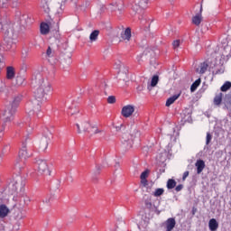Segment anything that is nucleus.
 <instances>
[{
  "label": "nucleus",
  "mask_w": 231,
  "mask_h": 231,
  "mask_svg": "<svg viewBox=\"0 0 231 231\" xmlns=\"http://www.w3.org/2000/svg\"><path fill=\"white\" fill-rule=\"evenodd\" d=\"M32 86L35 88L34 99L26 105V115L28 118L32 116L41 117V105L48 100V93L51 91V85L44 79L42 72L36 70L32 79Z\"/></svg>",
  "instance_id": "1"
},
{
  "label": "nucleus",
  "mask_w": 231,
  "mask_h": 231,
  "mask_svg": "<svg viewBox=\"0 0 231 231\" xmlns=\"http://www.w3.org/2000/svg\"><path fill=\"white\" fill-rule=\"evenodd\" d=\"M26 185V179L21 175H17L7 186L5 191L0 190V203L6 199V192L11 196H23L24 192V186Z\"/></svg>",
  "instance_id": "2"
},
{
  "label": "nucleus",
  "mask_w": 231,
  "mask_h": 231,
  "mask_svg": "<svg viewBox=\"0 0 231 231\" xmlns=\"http://www.w3.org/2000/svg\"><path fill=\"white\" fill-rule=\"evenodd\" d=\"M21 102V96H17L14 98L12 103L7 105L2 113V120L5 124L12 122L17 113V107Z\"/></svg>",
  "instance_id": "3"
},
{
  "label": "nucleus",
  "mask_w": 231,
  "mask_h": 231,
  "mask_svg": "<svg viewBox=\"0 0 231 231\" xmlns=\"http://www.w3.org/2000/svg\"><path fill=\"white\" fill-rule=\"evenodd\" d=\"M0 28L5 33V41L9 44H15V39H17V33L14 32V25L8 23L0 22Z\"/></svg>",
  "instance_id": "4"
},
{
  "label": "nucleus",
  "mask_w": 231,
  "mask_h": 231,
  "mask_svg": "<svg viewBox=\"0 0 231 231\" xmlns=\"http://www.w3.org/2000/svg\"><path fill=\"white\" fill-rule=\"evenodd\" d=\"M76 127L79 134L80 133H88L90 136H93V134H98V133H101L97 126H91V124L88 121H83L80 125L76 124Z\"/></svg>",
  "instance_id": "5"
},
{
  "label": "nucleus",
  "mask_w": 231,
  "mask_h": 231,
  "mask_svg": "<svg viewBox=\"0 0 231 231\" xmlns=\"http://www.w3.org/2000/svg\"><path fill=\"white\" fill-rule=\"evenodd\" d=\"M131 138L124 136L121 140V147L123 151H129L133 147V138H140V132L134 126V130L130 134Z\"/></svg>",
  "instance_id": "6"
},
{
  "label": "nucleus",
  "mask_w": 231,
  "mask_h": 231,
  "mask_svg": "<svg viewBox=\"0 0 231 231\" xmlns=\"http://www.w3.org/2000/svg\"><path fill=\"white\" fill-rule=\"evenodd\" d=\"M214 60H211L209 65L210 69H214V68H219L216 70H212L214 75H221L225 73V69L223 68V62H221V56H216V52L212 55Z\"/></svg>",
  "instance_id": "7"
},
{
  "label": "nucleus",
  "mask_w": 231,
  "mask_h": 231,
  "mask_svg": "<svg viewBox=\"0 0 231 231\" xmlns=\"http://www.w3.org/2000/svg\"><path fill=\"white\" fill-rule=\"evenodd\" d=\"M116 69H119L117 72V79L123 80V82H127L129 80V78L127 77V69H124V65H122V62L118 61L116 63Z\"/></svg>",
  "instance_id": "8"
},
{
  "label": "nucleus",
  "mask_w": 231,
  "mask_h": 231,
  "mask_svg": "<svg viewBox=\"0 0 231 231\" xmlns=\"http://www.w3.org/2000/svg\"><path fill=\"white\" fill-rule=\"evenodd\" d=\"M36 165L38 167V172L40 174H47L48 176H50V170L48 169V162H46V160L38 158L36 160Z\"/></svg>",
  "instance_id": "9"
},
{
  "label": "nucleus",
  "mask_w": 231,
  "mask_h": 231,
  "mask_svg": "<svg viewBox=\"0 0 231 231\" xmlns=\"http://www.w3.org/2000/svg\"><path fill=\"white\" fill-rule=\"evenodd\" d=\"M51 140V134H44L39 141V149L40 151H45L48 149V144Z\"/></svg>",
  "instance_id": "10"
},
{
  "label": "nucleus",
  "mask_w": 231,
  "mask_h": 231,
  "mask_svg": "<svg viewBox=\"0 0 231 231\" xmlns=\"http://www.w3.org/2000/svg\"><path fill=\"white\" fill-rule=\"evenodd\" d=\"M149 3V0H137L135 3L133 5V10L135 13H139L140 10H145L147 8V5Z\"/></svg>",
  "instance_id": "11"
},
{
  "label": "nucleus",
  "mask_w": 231,
  "mask_h": 231,
  "mask_svg": "<svg viewBox=\"0 0 231 231\" xmlns=\"http://www.w3.org/2000/svg\"><path fill=\"white\" fill-rule=\"evenodd\" d=\"M133 113H134V106L133 105H126L123 106L121 110V115L125 118H129V116H131Z\"/></svg>",
  "instance_id": "12"
},
{
  "label": "nucleus",
  "mask_w": 231,
  "mask_h": 231,
  "mask_svg": "<svg viewBox=\"0 0 231 231\" xmlns=\"http://www.w3.org/2000/svg\"><path fill=\"white\" fill-rule=\"evenodd\" d=\"M26 142H28V137L25 139V142H23L22 148L19 152V158H21V160H26V158H30L32 156V153H29L26 150Z\"/></svg>",
  "instance_id": "13"
},
{
  "label": "nucleus",
  "mask_w": 231,
  "mask_h": 231,
  "mask_svg": "<svg viewBox=\"0 0 231 231\" xmlns=\"http://www.w3.org/2000/svg\"><path fill=\"white\" fill-rule=\"evenodd\" d=\"M124 8V3L122 1H119L118 3H112L107 5L106 10L108 12H116V10H118V12H122Z\"/></svg>",
  "instance_id": "14"
},
{
  "label": "nucleus",
  "mask_w": 231,
  "mask_h": 231,
  "mask_svg": "<svg viewBox=\"0 0 231 231\" xmlns=\"http://www.w3.org/2000/svg\"><path fill=\"white\" fill-rule=\"evenodd\" d=\"M151 50L146 49L143 53L137 55L136 60L138 64H142V62H145V60H148V59H151Z\"/></svg>",
  "instance_id": "15"
},
{
  "label": "nucleus",
  "mask_w": 231,
  "mask_h": 231,
  "mask_svg": "<svg viewBox=\"0 0 231 231\" xmlns=\"http://www.w3.org/2000/svg\"><path fill=\"white\" fill-rule=\"evenodd\" d=\"M166 231L174 230V226H176V219L174 217H170L165 221Z\"/></svg>",
  "instance_id": "16"
},
{
  "label": "nucleus",
  "mask_w": 231,
  "mask_h": 231,
  "mask_svg": "<svg viewBox=\"0 0 231 231\" xmlns=\"http://www.w3.org/2000/svg\"><path fill=\"white\" fill-rule=\"evenodd\" d=\"M8 214H10V208L5 204L0 205V219H5Z\"/></svg>",
  "instance_id": "17"
},
{
  "label": "nucleus",
  "mask_w": 231,
  "mask_h": 231,
  "mask_svg": "<svg viewBox=\"0 0 231 231\" xmlns=\"http://www.w3.org/2000/svg\"><path fill=\"white\" fill-rule=\"evenodd\" d=\"M195 167L197 168V174H201L205 169V161L198 160L195 163Z\"/></svg>",
  "instance_id": "18"
},
{
  "label": "nucleus",
  "mask_w": 231,
  "mask_h": 231,
  "mask_svg": "<svg viewBox=\"0 0 231 231\" xmlns=\"http://www.w3.org/2000/svg\"><path fill=\"white\" fill-rule=\"evenodd\" d=\"M121 38L123 39V41H126L127 42H129V41L131 40V28H126L125 31H123L121 32Z\"/></svg>",
  "instance_id": "19"
},
{
  "label": "nucleus",
  "mask_w": 231,
  "mask_h": 231,
  "mask_svg": "<svg viewBox=\"0 0 231 231\" xmlns=\"http://www.w3.org/2000/svg\"><path fill=\"white\" fill-rule=\"evenodd\" d=\"M207 69H208V63L204 61L199 64V68H197V73L203 75V73H206Z\"/></svg>",
  "instance_id": "20"
},
{
  "label": "nucleus",
  "mask_w": 231,
  "mask_h": 231,
  "mask_svg": "<svg viewBox=\"0 0 231 231\" xmlns=\"http://www.w3.org/2000/svg\"><path fill=\"white\" fill-rule=\"evenodd\" d=\"M151 171L145 170L141 173L140 180H141V185H147V178H149V173Z\"/></svg>",
  "instance_id": "21"
},
{
  "label": "nucleus",
  "mask_w": 231,
  "mask_h": 231,
  "mask_svg": "<svg viewBox=\"0 0 231 231\" xmlns=\"http://www.w3.org/2000/svg\"><path fill=\"white\" fill-rule=\"evenodd\" d=\"M40 32L42 35H48V33H50V25H48L46 23H41Z\"/></svg>",
  "instance_id": "22"
},
{
  "label": "nucleus",
  "mask_w": 231,
  "mask_h": 231,
  "mask_svg": "<svg viewBox=\"0 0 231 231\" xmlns=\"http://www.w3.org/2000/svg\"><path fill=\"white\" fill-rule=\"evenodd\" d=\"M208 226L210 231H216L219 227V224L216 218H211L208 222Z\"/></svg>",
  "instance_id": "23"
},
{
  "label": "nucleus",
  "mask_w": 231,
  "mask_h": 231,
  "mask_svg": "<svg viewBox=\"0 0 231 231\" xmlns=\"http://www.w3.org/2000/svg\"><path fill=\"white\" fill-rule=\"evenodd\" d=\"M179 98H180V94H176V95L169 97L166 101V107H170V106H172V103L176 102V100Z\"/></svg>",
  "instance_id": "24"
},
{
  "label": "nucleus",
  "mask_w": 231,
  "mask_h": 231,
  "mask_svg": "<svg viewBox=\"0 0 231 231\" xmlns=\"http://www.w3.org/2000/svg\"><path fill=\"white\" fill-rule=\"evenodd\" d=\"M6 77L9 79H14V77H15V69H14V67H7Z\"/></svg>",
  "instance_id": "25"
},
{
  "label": "nucleus",
  "mask_w": 231,
  "mask_h": 231,
  "mask_svg": "<svg viewBox=\"0 0 231 231\" xmlns=\"http://www.w3.org/2000/svg\"><path fill=\"white\" fill-rule=\"evenodd\" d=\"M100 33V31L98 30H95L93 31L90 35H89V40L91 42H95L97 41V39H98V35Z\"/></svg>",
  "instance_id": "26"
},
{
  "label": "nucleus",
  "mask_w": 231,
  "mask_h": 231,
  "mask_svg": "<svg viewBox=\"0 0 231 231\" xmlns=\"http://www.w3.org/2000/svg\"><path fill=\"white\" fill-rule=\"evenodd\" d=\"M221 102H223V93H218L214 98L215 106H220Z\"/></svg>",
  "instance_id": "27"
},
{
  "label": "nucleus",
  "mask_w": 231,
  "mask_h": 231,
  "mask_svg": "<svg viewBox=\"0 0 231 231\" xmlns=\"http://www.w3.org/2000/svg\"><path fill=\"white\" fill-rule=\"evenodd\" d=\"M42 9L45 14H50V1L51 0H42Z\"/></svg>",
  "instance_id": "28"
},
{
  "label": "nucleus",
  "mask_w": 231,
  "mask_h": 231,
  "mask_svg": "<svg viewBox=\"0 0 231 231\" xmlns=\"http://www.w3.org/2000/svg\"><path fill=\"white\" fill-rule=\"evenodd\" d=\"M163 192H165V189H163L162 188H158L156 189L154 191H152V196H154V198H160V196H163Z\"/></svg>",
  "instance_id": "29"
},
{
  "label": "nucleus",
  "mask_w": 231,
  "mask_h": 231,
  "mask_svg": "<svg viewBox=\"0 0 231 231\" xmlns=\"http://www.w3.org/2000/svg\"><path fill=\"white\" fill-rule=\"evenodd\" d=\"M157 160H158V162H161V163H163L164 162H166L167 161V152L159 153L157 155Z\"/></svg>",
  "instance_id": "30"
},
{
  "label": "nucleus",
  "mask_w": 231,
  "mask_h": 231,
  "mask_svg": "<svg viewBox=\"0 0 231 231\" xmlns=\"http://www.w3.org/2000/svg\"><path fill=\"white\" fill-rule=\"evenodd\" d=\"M201 84V79H197L195 82L192 83L190 87L191 93H194L198 89V87Z\"/></svg>",
  "instance_id": "31"
},
{
  "label": "nucleus",
  "mask_w": 231,
  "mask_h": 231,
  "mask_svg": "<svg viewBox=\"0 0 231 231\" xmlns=\"http://www.w3.org/2000/svg\"><path fill=\"white\" fill-rule=\"evenodd\" d=\"M154 186V182H149L146 180V185H142V187H144L146 189V192H152V187Z\"/></svg>",
  "instance_id": "32"
},
{
  "label": "nucleus",
  "mask_w": 231,
  "mask_h": 231,
  "mask_svg": "<svg viewBox=\"0 0 231 231\" xmlns=\"http://www.w3.org/2000/svg\"><path fill=\"white\" fill-rule=\"evenodd\" d=\"M193 24H196V26H199L201 24V15L197 14L192 18Z\"/></svg>",
  "instance_id": "33"
},
{
  "label": "nucleus",
  "mask_w": 231,
  "mask_h": 231,
  "mask_svg": "<svg viewBox=\"0 0 231 231\" xmlns=\"http://www.w3.org/2000/svg\"><path fill=\"white\" fill-rule=\"evenodd\" d=\"M61 64H63V68H67V66H69L71 64V56H66Z\"/></svg>",
  "instance_id": "34"
},
{
  "label": "nucleus",
  "mask_w": 231,
  "mask_h": 231,
  "mask_svg": "<svg viewBox=\"0 0 231 231\" xmlns=\"http://www.w3.org/2000/svg\"><path fill=\"white\" fill-rule=\"evenodd\" d=\"M176 187V180L169 179L167 181V189H172Z\"/></svg>",
  "instance_id": "35"
},
{
  "label": "nucleus",
  "mask_w": 231,
  "mask_h": 231,
  "mask_svg": "<svg viewBox=\"0 0 231 231\" xmlns=\"http://www.w3.org/2000/svg\"><path fill=\"white\" fill-rule=\"evenodd\" d=\"M24 76H17L15 79L16 86H23L24 84Z\"/></svg>",
  "instance_id": "36"
},
{
  "label": "nucleus",
  "mask_w": 231,
  "mask_h": 231,
  "mask_svg": "<svg viewBox=\"0 0 231 231\" xmlns=\"http://www.w3.org/2000/svg\"><path fill=\"white\" fill-rule=\"evenodd\" d=\"M231 88V82L230 81H226L222 87L220 88L221 91L225 92V91H228V89H230Z\"/></svg>",
  "instance_id": "37"
},
{
  "label": "nucleus",
  "mask_w": 231,
  "mask_h": 231,
  "mask_svg": "<svg viewBox=\"0 0 231 231\" xmlns=\"http://www.w3.org/2000/svg\"><path fill=\"white\" fill-rule=\"evenodd\" d=\"M46 55L49 58H51L55 55V50L51 48V46H49L46 51Z\"/></svg>",
  "instance_id": "38"
},
{
  "label": "nucleus",
  "mask_w": 231,
  "mask_h": 231,
  "mask_svg": "<svg viewBox=\"0 0 231 231\" xmlns=\"http://www.w3.org/2000/svg\"><path fill=\"white\" fill-rule=\"evenodd\" d=\"M158 80H160V78L157 75L153 76L152 78L151 87L155 88V86L158 84Z\"/></svg>",
  "instance_id": "39"
},
{
  "label": "nucleus",
  "mask_w": 231,
  "mask_h": 231,
  "mask_svg": "<svg viewBox=\"0 0 231 231\" xmlns=\"http://www.w3.org/2000/svg\"><path fill=\"white\" fill-rule=\"evenodd\" d=\"M139 21H141V24H145V23H147V15L145 14H142L140 17H139Z\"/></svg>",
  "instance_id": "40"
},
{
  "label": "nucleus",
  "mask_w": 231,
  "mask_h": 231,
  "mask_svg": "<svg viewBox=\"0 0 231 231\" xmlns=\"http://www.w3.org/2000/svg\"><path fill=\"white\" fill-rule=\"evenodd\" d=\"M180 40H175L173 41L172 42V48L173 50L177 51L178 50V47L180 46Z\"/></svg>",
  "instance_id": "41"
},
{
  "label": "nucleus",
  "mask_w": 231,
  "mask_h": 231,
  "mask_svg": "<svg viewBox=\"0 0 231 231\" xmlns=\"http://www.w3.org/2000/svg\"><path fill=\"white\" fill-rule=\"evenodd\" d=\"M107 102L108 104H115V102H116V97H115V96H109L107 98Z\"/></svg>",
  "instance_id": "42"
},
{
  "label": "nucleus",
  "mask_w": 231,
  "mask_h": 231,
  "mask_svg": "<svg viewBox=\"0 0 231 231\" xmlns=\"http://www.w3.org/2000/svg\"><path fill=\"white\" fill-rule=\"evenodd\" d=\"M211 141H212V135L209 133H208L206 136V145H208V143H210Z\"/></svg>",
  "instance_id": "43"
},
{
  "label": "nucleus",
  "mask_w": 231,
  "mask_h": 231,
  "mask_svg": "<svg viewBox=\"0 0 231 231\" xmlns=\"http://www.w3.org/2000/svg\"><path fill=\"white\" fill-rule=\"evenodd\" d=\"M21 21H25V24H30V18L28 17V15H23Z\"/></svg>",
  "instance_id": "44"
},
{
  "label": "nucleus",
  "mask_w": 231,
  "mask_h": 231,
  "mask_svg": "<svg viewBox=\"0 0 231 231\" xmlns=\"http://www.w3.org/2000/svg\"><path fill=\"white\" fill-rule=\"evenodd\" d=\"M102 167L100 166H97L96 170L94 171V176H97V174H100V171H101Z\"/></svg>",
  "instance_id": "45"
},
{
  "label": "nucleus",
  "mask_w": 231,
  "mask_h": 231,
  "mask_svg": "<svg viewBox=\"0 0 231 231\" xmlns=\"http://www.w3.org/2000/svg\"><path fill=\"white\" fill-rule=\"evenodd\" d=\"M50 199H51L50 197L45 198V199L42 200L43 205H50Z\"/></svg>",
  "instance_id": "46"
},
{
  "label": "nucleus",
  "mask_w": 231,
  "mask_h": 231,
  "mask_svg": "<svg viewBox=\"0 0 231 231\" xmlns=\"http://www.w3.org/2000/svg\"><path fill=\"white\" fill-rule=\"evenodd\" d=\"M183 189V185L180 184L177 187H175L176 192H180Z\"/></svg>",
  "instance_id": "47"
},
{
  "label": "nucleus",
  "mask_w": 231,
  "mask_h": 231,
  "mask_svg": "<svg viewBox=\"0 0 231 231\" xmlns=\"http://www.w3.org/2000/svg\"><path fill=\"white\" fill-rule=\"evenodd\" d=\"M89 6V0H88L85 5H81V10H86Z\"/></svg>",
  "instance_id": "48"
},
{
  "label": "nucleus",
  "mask_w": 231,
  "mask_h": 231,
  "mask_svg": "<svg viewBox=\"0 0 231 231\" xmlns=\"http://www.w3.org/2000/svg\"><path fill=\"white\" fill-rule=\"evenodd\" d=\"M137 93H142V91H143V85H139L136 88Z\"/></svg>",
  "instance_id": "49"
},
{
  "label": "nucleus",
  "mask_w": 231,
  "mask_h": 231,
  "mask_svg": "<svg viewBox=\"0 0 231 231\" xmlns=\"http://www.w3.org/2000/svg\"><path fill=\"white\" fill-rule=\"evenodd\" d=\"M226 109L229 110L230 113H231V97H230V98H229V100H228V102H227Z\"/></svg>",
  "instance_id": "50"
},
{
  "label": "nucleus",
  "mask_w": 231,
  "mask_h": 231,
  "mask_svg": "<svg viewBox=\"0 0 231 231\" xmlns=\"http://www.w3.org/2000/svg\"><path fill=\"white\" fill-rule=\"evenodd\" d=\"M122 129H124V125H120L116 126V131H117V133L122 131Z\"/></svg>",
  "instance_id": "51"
},
{
  "label": "nucleus",
  "mask_w": 231,
  "mask_h": 231,
  "mask_svg": "<svg viewBox=\"0 0 231 231\" xmlns=\"http://www.w3.org/2000/svg\"><path fill=\"white\" fill-rule=\"evenodd\" d=\"M187 178H189V171H185V172L183 173V176H182L183 181H185V180H187Z\"/></svg>",
  "instance_id": "52"
},
{
  "label": "nucleus",
  "mask_w": 231,
  "mask_h": 231,
  "mask_svg": "<svg viewBox=\"0 0 231 231\" xmlns=\"http://www.w3.org/2000/svg\"><path fill=\"white\" fill-rule=\"evenodd\" d=\"M21 226V223H16V225L14 226V230H19V226Z\"/></svg>",
  "instance_id": "53"
},
{
  "label": "nucleus",
  "mask_w": 231,
  "mask_h": 231,
  "mask_svg": "<svg viewBox=\"0 0 231 231\" xmlns=\"http://www.w3.org/2000/svg\"><path fill=\"white\" fill-rule=\"evenodd\" d=\"M185 122H190V115H188V118L185 119Z\"/></svg>",
  "instance_id": "54"
},
{
  "label": "nucleus",
  "mask_w": 231,
  "mask_h": 231,
  "mask_svg": "<svg viewBox=\"0 0 231 231\" xmlns=\"http://www.w3.org/2000/svg\"><path fill=\"white\" fill-rule=\"evenodd\" d=\"M2 1L3 5H6V3H8V0H0Z\"/></svg>",
  "instance_id": "55"
},
{
  "label": "nucleus",
  "mask_w": 231,
  "mask_h": 231,
  "mask_svg": "<svg viewBox=\"0 0 231 231\" xmlns=\"http://www.w3.org/2000/svg\"><path fill=\"white\" fill-rule=\"evenodd\" d=\"M69 115H75V113H79V111H76V112H68Z\"/></svg>",
  "instance_id": "56"
},
{
  "label": "nucleus",
  "mask_w": 231,
  "mask_h": 231,
  "mask_svg": "<svg viewBox=\"0 0 231 231\" xmlns=\"http://www.w3.org/2000/svg\"><path fill=\"white\" fill-rule=\"evenodd\" d=\"M226 50H230V47H229V46H226Z\"/></svg>",
  "instance_id": "57"
},
{
  "label": "nucleus",
  "mask_w": 231,
  "mask_h": 231,
  "mask_svg": "<svg viewBox=\"0 0 231 231\" xmlns=\"http://www.w3.org/2000/svg\"><path fill=\"white\" fill-rule=\"evenodd\" d=\"M20 219H23V216L22 215L20 216Z\"/></svg>",
  "instance_id": "58"
},
{
  "label": "nucleus",
  "mask_w": 231,
  "mask_h": 231,
  "mask_svg": "<svg viewBox=\"0 0 231 231\" xmlns=\"http://www.w3.org/2000/svg\"><path fill=\"white\" fill-rule=\"evenodd\" d=\"M148 89H151V87H148Z\"/></svg>",
  "instance_id": "59"
},
{
  "label": "nucleus",
  "mask_w": 231,
  "mask_h": 231,
  "mask_svg": "<svg viewBox=\"0 0 231 231\" xmlns=\"http://www.w3.org/2000/svg\"><path fill=\"white\" fill-rule=\"evenodd\" d=\"M3 129H5V125H3Z\"/></svg>",
  "instance_id": "60"
}]
</instances>
